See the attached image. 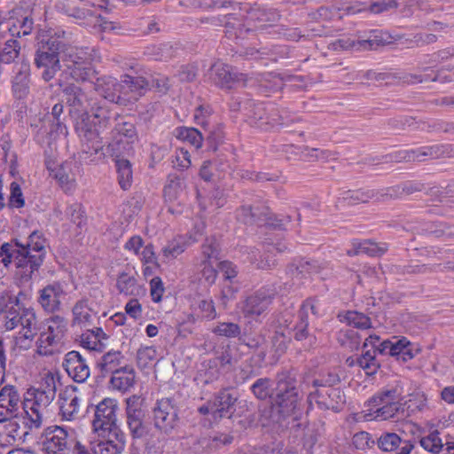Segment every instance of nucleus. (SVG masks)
Instances as JSON below:
<instances>
[{
	"instance_id": "nucleus-2",
	"label": "nucleus",
	"mask_w": 454,
	"mask_h": 454,
	"mask_svg": "<svg viewBox=\"0 0 454 454\" xmlns=\"http://www.w3.org/2000/svg\"><path fill=\"white\" fill-rule=\"evenodd\" d=\"M226 20L224 25L226 33L231 36L243 38L247 34L263 30L267 27H273L279 20V14L274 10H266L261 7H252L247 12V16L242 21L235 14H223Z\"/></svg>"
},
{
	"instance_id": "nucleus-60",
	"label": "nucleus",
	"mask_w": 454,
	"mask_h": 454,
	"mask_svg": "<svg viewBox=\"0 0 454 454\" xmlns=\"http://www.w3.org/2000/svg\"><path fill=\"white\" fill-rule=\"evenodd\" d=\"M419 442L426 450L438 454V449H440L442 440L439 437V433L434 431L428 435L422 437Z\"/></svg>"
},
{
	"instance_id": "nucleus-41",
	"label": "nucleus",
	"mask_w": 454,
	"mask_h": 454,
	"mask_svg": "<svg viewBox=\"0 0 454 454\" xmlns=\"http://www.w3.org/2000/svg\"><path fill=\"white\" fill-rule=\"evenodd\" d=\"M403 412V405L402 402H395V400H391L388 404H387L384 408H381V411L379 413L374 415V419L381 420L393 418H395L396 419H405V413Z\"/></svg>"
},
{
	"instance_id": "nucleus-33",
	"label": "nucleus",
	"mask_w": 454,
	"mask_h": 454,
	"mask_svg": "<svg viewBox=\"0 0 454 454\" xmlns=\"http://www.w3.org/2000/svg\"><path fill=\"white\" fill-rule=\"evenodd\" d=\"M119 185L124 191L129 190L132 184V167L129 160L114 158Z\"/></svg>"
},
{
	"instance_id": "nucleus-31",
	"label": "nucleus",
	"mask_w": 454,
	"mask_h": 454,
	"mask_svg": "<svg viewBox=\"0 0 454 454\" xmlns=\"http://www.w3.org/2000/svg\"><path fill=\"white\" fill-rule=\"evenodd\" d=\"M82 5V0H60L57 7L70 17L76 20H85L91 15V12Z\"/></svg>"
},
{
	"instance_id": "nucleus-61",
	"label": "nucleus",
	"mask_w": 454,
	"mask_h": 454,
	"mask_svg": "<svg viewBox=\"0 0 454 454\" xmlns=\"http://www.w3.org/2000/svg\"><path fill=\"white\" fill-rule=\"evenodd\" d=\"M328 266L326 262L309 260V276H318L321 279L327 278L331 273Z\"/></svg>"
},
{
	"instance_id": "nucleus-48",
	"label": "nucleus",
	"mask_w": 454,
	"mask_h": 454,
	"mask_svg": "<svg viewBox=\"0 0 454 454\" xmlns=\"http://www.w3.org/2000/svg\"><path fill=\"white\" fill-rule=\"evenodd\" d=\"M202 262L218 260L219 244L215 237L207 238L201 247Z\"/></svg>"
},
{
	"instance_id": "nucleus-17",
	"label": "nucleus",
	"mask_w": 454,
	"mask_h": 454,
	"mask_svg": "<svg viewBox=\"0 0 454 454\" xmlns=\"http://www.w3.org/2000/svg\"><path fill=\"white\" fill-rule=\"evenodd\" d=\"M65 371L75 382L83 383L90 375L86 359L75 350L66 354L63 364Z\"/></svg>"
},
{
	"instance_id": "nucleus-13",
	"label": "nucleus",
	"mask_w": 454,
	"mask_h": 454,
	"mask_svg": "<svg viewBox=\"0 0 454 454\" xmlns=\"http://www.w3.org/2000/svg\"><path fill=\"white\" fill-rule=\"evenodd\" d=\"M153 412L154 426L160 431L168 434L177 426L178 411L171 398L158 400Z\"/></svg>"
},
{
	"instance_id": "nucleus-12",
	"label": "nucleus",
	"mask_w": 454,
	"mask_h": 454,
	"mask_svg": "<svg viewBox=\"0 0 454 454\" xmlns=\"http://www.w3.org/2000/svg\"><path fill=\"white\" fill-rule=\"evenodd\" d=\"M24 400L16 387L5 385L0 390V423L20 419L23 411Z\"/></svg>"
},
{
	"instance_id": "nucleus-19",
	"label": "nucleus",
	"mask_w": 454,
	"mask_h": 454,
	"mask_svg": "<svg viewBox=\"0 0 454 454\" xmlns=\"http://www.w3.org/2000/svg\"><path fill=\"white\" fill-rule=\"evenodd\" d=\"M90 117H93L91 113L74 118L76 120L75 130L82 140L90 142L92 148L98 152L101 148L100 132L94 121L90 120Z\"/></svg>"
},
{
	"instance_id": "nucleus-6",
	"label": "nucleus",
	"mask_w": 454,
	"mask_h": 454,
	"mask_svg": "<svg viewBox=\"0 0 454 454\" xmlns=\"http://www.w3.org/2000/svg\"><path fill=\"white\" fill-rule=\"evenodd\" d=\"M55 394V386L51 387L48 385L45 389L34 390L31 398L24 399L21 419L25 428L27 430L41 428L43 411L54 400Z\"/></svg>"
},
{
	"instance_id": "nucleus-1",
	"label": "nucleus",
	"mask_w": 454,
	"mask_h": 454,
	"mask_svg": "<svg viewBox=\"0 0 454 454\" xmlns=\"http://www.w3.org/2000/svg\"><path fill=\"white\" fill-rule=\"evenodd\" d=\"M0 315L5 330L12 331L19 325L22 326L19 337L21 342H31L37 334V318L34 309L24 307L19 296H13L8 291L0 294Z\"/></svg>"
},
{
	"instance_id": "nucleus-23",
	"label": "nucleus",
	"mask_w": 454,
	"mask_h": 454,
	"mask_svg": "<svg viewBox=\"0 0 454 454\" xmlns=\"http://www.w3.org/2000/svg\"><path fill=\"white\" fill-rule=\"evenodd\" d=\"M95 90L110 102L120 103L121 100V82L111 76L98 78L95 82Z\"/></svg>"
},
{
	"instance_id": "nucleus-58",
	"label": "nucleus",
	"mask_w": 454,
	"mask_h": 454,
	"mask_svg": "<svg viewBox=\"0 0 454 454\" xmlns=\"http://www.w3.org/2000/svg\"><path fill=\"white\" fill-rule=\"evenodd\" d=\"M116 286L121 293L132 294L136 288V278L123 272L119 275Z\"/></svg>"
},
{
	"instance_id": "nucleus-56",
	"label": "nucleus",
	"mask_w": 454,
	"mask_h": 454,
	"mask_svg": "<svg viewBox=\"0 0 454 454\" xmlns=\"http://www.w3.org/2000/svg\"><path fill=\"white\" fill-rule=\"evenodd\" d=\"M309 260H300L294 263H291L287 267V272L294 278L298 280H302L307 278H309Z\"/></svg>"
},
{
	"instance_id": "nucleus-53",
	"label": "nucleus",
	"mask_w": 454,
	"mask_h": 454,
	"mask_svg": "<svg viewBox=\"0 0 454 454\" xmlns=\"http://www.w3.org/2000/svg\"><path fill=\"white\" fill-rule=\"evenodd\" d=\"M112 133L113 135L127 138L130 142H137L138 138L135 125L129 121L118 122Z\"/></svg>"
},
{
	"instance_id": "nucleus-50",
	"label": "nucleus",
	"mask_w": 454,
	"mask_h": 454,
	"mask_svg": "<svg viewBox=\"0 0 454 454\" xmlns=\"http://www.w3.org/2000/svg\"><path fill=\"white\" fill-rule=\"evenodd\" d=\"M344 319L348 325L358 329H369L372 327L370 317L358 311H348L344 316Z\"/></svg>"
},
{
	"instance_id": "nucleus-59",
	"label": "nucleus",
	"mask_w": 454,
	"mask_h": 454,
	"mask_svg": "<svg viewBox=\"0 0 454 454\" xmlns=\"http://www.w3.org/2000/svg\"><path fill=\"white\" fill-rule=\"evenodd\" d=\"M8 424L6 428L9 430V434L12 438H20L25 437L33 430H27L24 427V424L22 423V419H13L7 421Z\"/></svg>"
},
{
	"instance_id": "nucleus-28",
	"label": "nucleus",
	"mask_w": 454,
	"mask_h": 454,
	"mask_svg": "<svg viewBox=\"0 0 454 454\" xmlns=\"http://www.w3.org/2000/svg\"><path fill=\"white\" fill-rule=\"evenodd\" d=\"M127 365L125 357L121 351L111 350L102 356L98 366L100 368L102 374H113L122 366Z\"/></svg>"
},
{
	"instance_id": "nucleus-9",
	"label": "nucleus",
	"mask_w": 454,
	"mask_h": 454,
	"mask_svg": "<svg viewBox=\"0 0 454 454\" xmlns=\"http://www.w3.org/2000/svg\"><path fill=\"white\" fill-rule=\"evenodd\" d=\"M118 403L113 398H105L97 406L92 422L94 431L98 436L118 435L122 433L117 425L116 411Z\"/></svg>"
},
{
	"instance_id": "nucleus-52",
	"label": "nucleus",
	"mask_w": 454,
	"mask_h": 454,
	"mask_svg": "<svg viewBox=\"0 0 454 454\" xmlns=\"http://www.w3.org/2000/svg\"><path fill=\"white\" fill-rule=\"evenodd\" d=\"M253 394L261 400H265L268 397L271 399L274 390L271 389L270 380L268 378L258 379L251 387Z\"/></svg>"
},
{
	"instance_id": "nucleus-39",
	"label": "nucleus",
	"mask_w": 454,
	"mask_h": 454,
	"mask_svg": "<svg viewBox=\"0 0 454 454\" xmlns=\"http://www.w3.org/2000/svg\"><path fill=\"white\" fill-rule=\"evenodd\" d=\"M402 403L406 419L418 411H424L427 407V397L423 393L417 392L410 395V398Z\"/></svg>"
},
{
	"instance_id": "nucleus-10",
	"label": "nucleus",
	"mask_w": 454,
	"mask_h": 454,
	"mask_svg": "<svg viewBox=\"0 0 454 454\" xmlns=\"http://www.w3.org/2000/svg\"><path fill=\"white\" fill-rule=\"evenodd\" d=\"M142 403L138 395H132L126 400V424L133 439H142L149 433L148 425L144 420Z\"/></svg>"
},
{
	"instance_id": "nucleus-3",
	"label": "nucleus",
	"mask_w": 454,
	"mask_h": 454,
	"mask_svg": "<svg viewBox=\"0 0 454 454\" xmlns=\"http://www.w3.org/2000/svg\"><path fill=\"white\" fill-rule=\"evenodd\" d=\"M59 86L63 87V100L66 102L69 109V114L73 118L84 116L91 113L93 119L98 120L99 127H106L110 118L108 111L102 106L95 108L96 104L88 92L85 91V89L73 82L67 84L59 82Z\"/></svg>"
},
{
	"instance_id": "nucleus-44",
	"label": "nucleus",
	"mask_w": 454,
	"mask_h": 454,
	"mask_svg": "<svg viewBox=\"0 0 454 454\" xmlns=\"http://www.w3.org/2000/svg\"><path fill=\"white\" fill-rule=\"evenodd\" d=\"M253 215H255L254 223L265 224L273 227H280L282 225L281 221L276 219L274 215L270 210V207L267 206H253Z\"/></svg>"
},
{
	"instance_id": "nucleus-49",
	"label": "nucleus",
	"mask_w": 454,
	"mask_h": 454,
	"mask_svg": "<svg viewBox=\"0 0 454 454\" xmlns=\"http://www.w3.org/2000/svg\"><path fill=\"white\" fill-rule=\"evenodd\" d=\"M411 345V342L404 337H403L402 339H397V337H394L391 356H402L403 361L411 359L414 356V353L410 348Z\"/></svg>"
},
{
	"instance_id": "nucleus-26",
	"label": "nucleus",
	"mask_w": 454,
	"mask_h": 454,
	"mask_svg": "<svg viewBox=\"0 0 454 454\" xmlns=\"http://www.w3.org/2000/svg\"><path fill=\"white\" fill-rule=\"evenodd\" d=\"M135 380L133 367L127 364L112 374L110 383L114 389L125 392L134 386Z\"/></svg>"
},
{
	"instance_id": "nucleus-32",
	"label": "nucleus",
	"mask_w": 454,
	"mask_h": 454,
	"mask_svg": "<svg viewBox=\"0 0 454 454\" xmlns=\"http://www.w3.org/2000/svg\"><path fill=\"white\" fill-rule=\"evenodd\" d=\"M395 391L388 390L371 398L365 405L367 408L365 411H367V413L364 417H372V419H374V415L379 413L381 408L388 404L391 400H395Z\"/></svg>"
},
{
	"instance_id": "nucleus-22",
	"label": "nucleus",
	"mask_w": 454,
	"mask_h": 454,
	"mask_svg": "<svg viewBox=\"0 0 454 454\" xmlns=\"http://www.w3.org/2000/svg\"><path fill=\"white\" fill-rule=\"evenodd\" d=\"M378 446L380 450L392 454H410L413 444L410 441L402 440L395 433H386L378 440Z\"/></svg>"
},
{
	"instance_id": "nucleus-11",
	"label": "nucleus",
	"mask_w": 454,
	"mask_h": 454,
	"mask_svg": "<svg viewBox=\"0 0 454 454\" xmlns=\"http://www.w3.org/2000/svg\"><path fill=\"white\" fill-rule=\"evenodd\" d=\"M274 297L273 289L262 287L241 301L240 310L245 317L256 319L268 310Z\"/></svg>"
},
{
	"instance_id": "nucleus-46",
	"label": "nucleus",
	"mask_w": 454,
	"mask_h": 454,
	"mask_svg": "<svg viewBox=\"0 0 454 454\" xmlns=\"http://www.w3.org/2000/svg\"><path fill=\"white\" fill-rule=\"evenodd\" d=\"M266 108L262 104L253 105L252 109L248 114V121L250 125L261 129L264 131L270 130L269 121L267 116L265 121H262V116L266 115Z\"/></svg>"
},
{
	"instance_id": "nucleus-37",
	"label": "nucleus",
	"mask_w": 454,
	"mask_h": 454,
	"mask_svg": "<svg viewBox=\"0 0 454 454\" xmlns=\"http://www.w3.org/2000/svg\"><path fill=\"white\" fill-rule=\"evenodd\" d=\"M300 319V323L295 326L294 340L302 342L305 349H309L317 344V340L314 334L309 333L308 331V319L303 317Z\"/></svg>"
},
{
	"instance_id": "nucleus-54",
	"label": "nucleus",
	"mask_w": 454,
	"mask_h": 454,
	"mask_svg": "<svg viewBox=\"0 0 454 454\" xmlns=\"http://www.w3.org/2000/svg\"><path fill=\"white\" fill-rule=\"evenodd\" d=\"M375 350H367L356 359V364L363 368L366 374L372 375L379 367L375 359Z\"/></svg>"
},
{
	"instance_id": "nucleus-21",
	"label": "nucleus",
	"mask_w": 454,
	"mask_h": 454,
	"mask_svg": "<svg viewBox=\"0 0 454 454\" xmlns=\"http://www.w3.org/2000/svg\"><path fill=\"white\" fill-rule=\"evenodd\" d=\"M237 400L238 395L235 391L228 388L221 390L213 401L214 419L231 418Z\"/></svg>"
},
{
	"instance_id": "nucleus-51",
	"label": "nucleus",
	"mask_w": 454,
	"mask_h": 454,
	"mask_svg": "<svg viewBox=\"0 0 454 454\" xmlns=\"http://www.w3.org/2000/svg\"><path fill=\"white\" fill-rule=\"evenodd\" d=\"M375 193L372 190L362 191H344L341 193V199L348 203H366L374 197Z\"/></svg>"
},
{
	"instance_id": "nucleus-38",
	"label": "nucleus",
	"mask_w": 454,
	"mask_h": 454,
	"mask_svg": "<svg viewBox=\"0 0 454 454\" xmlns=\"http://www.w3.org/2000/svg\"><path fill=\"white\" fill-rule=\"evenodd\" d=\"M175 135L177 139L189 143L195 149H199L202 145L203 135L197 129L179 127L176 129Z\"/></svg>"
},
{
	"instance_id": "nucleus-14",
	"label": "nucleus",
	"mask_w": 454,
	"mask_h": 454,
	"mask_svg": "<svg viewBox=\"0 0 454 454\" xmlns=\"http://www.w3.org/2000/svg\"><path fill=\"white\" fill-rule=\"evenodd\" d=\"M308 402L310 405L316 403L321 410L338 411L345 403V395L338 387L319 388L309 392Z\"/></svg>"
},
{
	"instance_id": "nucleus-18",
	"label": "nucleus",
	"mask_w": 454,
	"mask_h": 454,
	"mask_svg": "<svg viewBox=\"0 0 454 454\" xmlns=\"http://www.w3.org/2000/svg\"><path fill=\"white\" fill-rule=\"evenodd\" d=\"M211 79L217 86L226 89L236 84L245 86L247 81L246 74L233 73L231 67L223 63L212 66Z\"/></svg>"
},
{
	"instance_id": "nucleus-36",
	"label": "nucleus",
	"mask_w": 454,
	"mask_h": 454,
	"mask_svg": "<svg viewBox=\"0 0 454 454\" xmlns=\"http://www.w3.org/2000/svg\"><path fill=\"white\" fill-rule=\"evenodd\" d=\"M44 330L57 340H62L67 331V321L65 317L55 315L45 320Z\"/></svg>"
},
{
	"instance_id": "nucleus-4",
	"label": "nucleus",
	"mask_w": 454,
	"mask_h": 454,
	"mask_svg": "<svg viewBox=\"0 0 454 454\" xmlns=\"http://www.w3.org/2000/svg\"><path fill=\"white\" fill-rule=\"evenodd\" d=\"M44 454H91L74 429L59 426L46 427L41 437Z\"/></svg>"
},
{
	"instance_id": "nucleus-64",
	"label": "nucleus",
	"mask_w": 454,
	"mask_h": 454,
	"mask_svg": "<svg viewBox=\"0 0 454 454\" xmlns=\"http://www.w3.org/2000/svg\"><path fill=\"white\" fill-rule=\"evenodd\" d=\"M267 118L269 119L268 121L270 122V130L280 126H286L288 123V117L283 113H280L278 109L273 107L270 109Z\"/></svg>"
},
{
	"instance_id": "nucleus-57",
	"label": "nucleus",
	"mask_w": 454,
	"mask_h": 454,
	"mask_svg": "<svg viewBox=\"0 0 454 454\" xmlns=\"http://www.w3.org/2000/svg\"><path fill=\"white\" fill-rule=\"evenodd\" d=\"M213 332L219 336L235 338L240 334L241 328L238 324L232 322H222L215 326Z\"/></svg>"
},
{
	"instance_id": "nucleus-30",
	"label": "nucleus",
	"mask_w": 454,
	"mask_h": 454,
	"mask_svg": "<svg viewBox=\"0 0 454 454\" xmlns=\"http://www.w3.org/2000/svg\"><path fill=\"white\" fill-rule=\"evenodd\" d=\"M194 242L192 236H177L162 248L163 256L168 259H175Z\"/></svg>"
},
{
	"instance_id": "nucleus-20",
	"label": "nucleus",
	"mask_w": 454,
	"mask_h": 454,
	"mask_svg": "<svg viewBox=\"0 0 454 454\" xmlns=\"http://www.w3.org/2000/svg\"><path fill=\"white\" fill-rule=\"evenodd\" d=\"M65 292L59 283H53L46 286L40 291L38 302L47 312H56L60 309L61 299Z\"/></svg>"
},
{
	"instance_id": "nucleus-16",
	"label": "nucleus",
	"mask_w": 454,
	"mask_h": 454,
	"mask_svg": "<svg viewBox=\"0 0 454 454\" xmlns=\"http://www.w3.org/2000/svg\"><path fill=\"white\" fill-rule=\"evenodd\" d=\"M43 258L41 254H33L30 251L18 247V254H16V274L27 282L32 278L35 271H37Z\"/></svg>"
},
{
	"instance_id": "nucleus-42",
	"label": "nucleus",
	"mask_w": 454,
	"mask_h": 454,
	"mask_svg": "<svg viewBox=\"0 0 454 454\" xmlns=\"http://www.w3.org/2000/svg\"><path fill=\"white\" fill-rule=\"evenodd\" d=\"M340 383V377L336 371L322 372L316 379L312 381V387L314 390L319 388H330L335 387V386Z\"/></svg>"
},
{
	"instance_id": "nucleus-15",
	"label": "nucleus",
	"mask_w": 454,
	"mask_h": 454,
	"mask_svg": "<svg viewBox=\"0 0 454 454\" xmlns=\"http://www.w3.org/2000/svg\"><path fill=\"white\" fill-rule=\"evenodd\" d=\"M450 153V146L447 145H434L416 150L399 151L395 157L396 161H423L427 158L438 159Z\"/></svg>"
},
{
	"instance_id": "nucleus-24",
	"label": "nucleus",
	"mask_w": 454,
	"mask_h": 454,
	"mask_svg": "<svg viewBox=\"0 0 454 454\" xmlns=\"http://www.w3.org/2000/svg\"><path fill=\"white\" fill-rule=\"evenodd\" d=\"M93 446L94 454H120L125 447V435L119 433L118 435L102 437Z\"/></svg>"
},
{
	"instance_id": "nucleus-43",
	"label": "nucleus",
	"mask_w": 454,
	"mask_h": 454,
	"mask_svg": "<svg viewBox=\"0 0 454 454\" xmlns=\"http://www.w3.org/2000/svg\"><path fill=\"white\" fill-rule=\"evenodd\" d=\"M15 245L17 247L26 249L33 254H41L43 258L44 257L45 239L43 238V234L37 231H33L28 236L26 245L20 244L18 241L15 242Z\"/></svg>"
},
{
	"instance_id": "nucleus-40",
	"label": "nucleus",
	"mask_w": 454,
	"mask_h": 454,
	"mask_svg": "<svg viewBox=\"0 0 454 454\" xmlns=\"http://www.w3.org/2000/svg\"><path fill=\"white\" fill-rule=\"evenodd\" d=\"M273 254L265 252L263 246V254L258 249H253L250 253L249 261L260 270H271L277 266V261L271 256Z\"/></svg>"
},
{
	"instance_id": "nucleus-35",
	"label": "nucleus",
	"mask_w": 454,
	"mask_h": 454,
	"mask_svg": "<svg viewBox=\"0 0 454 454\" xmlns=\"http://www.w3.org/2000/svg\"><path fill=\"white\" fill-rule=\"evenodd\" d=\"M387 251L386 247H380L376 243L365 240L359 243H354L353 248L348 251L349 256L358 255L361 254L370 256H380Z\"/></svg>"
},
{
	"instance_id": "nucleus-7",
	"label": "nucleus",
	"mask_w": 454,
	"mask_h": 454,
	"mask_svg": "<svg viewBox=\"0 0 454 454\" xmlns=\"http://www.w3.org/2000/svg\"><path fill=\"white\" fill-rule=\"evenodd\" d=\"M61 59L65 63L67 74L74 81L85 82L94 76L93 55L89 48L65 44Z\"/></svg>"
},
{
	"instance_id": "nucleus-8",
	"label": "nucleus",
	"mask_w": 454,
	"mask_h": 454,
	"mask_svg": "<svg viewBox=\"0 0 454 454\" xmlns=\"http://www.w3.org/2000/svg\"><path fill=\"white\" fill-rule=\"evenodd\" d=\"M65 43L59 37L50 36L38 42L35 63L37 67H44L42 76L44 81L51 80L60 70L59 59L62 57Z\"/></svg>"
},
{
	"instance_id": "nucleus-55",
	"label": "nucleus",
	"mask_w": 454,
	"mask_h": 454,
	"mask_svg": "<svg viewBox=\"0 0 454 454\" xmlns=\"http://www.w3.org/2000/svg\"><path fill=\"white\" fill-rule=\"evenodd\" d=\"M20 46L17 40H8L0 52V62L11 63L18 58Z\"/></svg>"
},
{
	"instance_id": "nucleus-27",
	"label": "nucleus",
	"mask_w": 454,
	"mask_h": 454,
	"mask_svg": "<svg viewBox=\"0 0 454 454\" xmlns=\"http://www.w3.org/2000/svg\"><path fill=\"white\" fill-rule=\"evenodd\" d=\"M121 82L122 94H133L132 98L137 99L149 89V82L142 76H131L126 74L123 76Z\"/></svg>"
},
{
	"instance_id": "nucleus-29",
	"label": "nucleus",
	"mask_w": 454,
	"mask_h": 454,
	"mask_svg": "<svg viewBox=\"0 0 454 454\" xmlns=\"http://www.w3.org/2000/svg\"><path fill=\"white\" fill-rule=\"evenodd\" d=\"M108 336L104 333L102 328L96 327L92 330H87L80 336L81 345L90 350L101 351L105 347L104 340Z\"/></svg>"
},
{
	"instance_id": "nucleus-63",
	"label": "nucleus",
	"mask_w": 454,
	"mask_h": 454,
	"mask_svg": "<svg viewBox=\"0 0 454 454\" xmlns=\"http://www.w3.org/2000/svg\"><path fill=\"white\" fill-rule=\"evenodd\" d=\"M137 363L143 366H147L151 362L156 360L157 350L154 347H143L137 351Z\"/></svg>"
},
{
	"instance_id": "nucleus-34",
	"label": "nucleus",
	"mask_w": 454,
	"mask_h": 454,
	"mask_svg": "<svg viewBox=\"0 0 454 454\" xmlns=\"http://www.w3.org/2000/svg\"><path fill=\"white\" fill-rule=\"evenodd\" d=\"M136 142H130L122 137L113 135L112 141L108 145V150L111 156L114 158H123L133 153V145Z\"/></svg>"
},
{
	"instance_id": "nucleus-5",
	"label": "nucleus",
	"mask_w": 454,
	"mask_h": 454,
	"mask_svg": "<svg viewBox=\"0 0 454 454\" xmlns=\"http://www.w3.org/2000/svg\"><path fill=\"white\" fill-rule=\"evenodd\" d=\"M300 395L296 381L292 378H280L271 395L272 408L282 417H294V420L298 419L300 413Z\"/></svg>"
},
{
	"instance_id": "nucleus-45",
	"label": "nucleus",
	"mask_w": 454,
	"mask_h": 454,
	"mask_svg": "<svg viewBox=\"0 0 454 454\" xmlns=\"http://www.w3.org/2000/svg\"><path fill=\"white\" fill-rule=\"evenodd\" d=\"M73 325L85 326L91 323L93 313L84 301H79L73 308Z\"/></svg>"
},
{
	"instance_id": "nucleus-25",
	"label": "nucleus",
	"mask_w": 454,
	"mask_h": 454,
	"mask_svg": "<svg viewBox=\"0 0 454 454\" xmlns=\"http://www.w3.org/2000/svg\"><path fill=\"white\" fill-rule=\"evenodd\" d=\"M60 399L59 409L62 418L68 421L74 420L80 412L81 398L74 390H71L61 395Z\"/></svg>"
},
{
	"instance_id": "nucleus-47",
	"label": "nucleus",
	"mask_w": 454,
	"mask_h": 454,
	"mask_svg": "<svg viewBox=\"0 0 454 454\" xmlns=\"http://www.w3.org/2000/svg\"><path fill=\"white\" fill-rule=\"evenodd\" d=\"M61 341L57 340L53 335H50L48 332L43 330L40 333L37 340V352L42 356H50L54 352L56 348Z\"/></svg>"
},
{
	"instance_id": "nucleus-62",
	"label": "nucleus",
	"mask_w": 454,
	"mask_h": 454,
	"mask_svg": "<svg viewBox=\"0 0 454 454\" xmlns=\"http://www.w3.org/2000/svg\"><path fill=\"white\" fill-rule=\"evenodd\" d=\"M174 53L175 51L169 43H162L158 46H154L151 52L156 60L160 61H168L174 57Z\"/></svg>"
}]
</instances>
